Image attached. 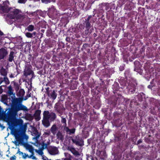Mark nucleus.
<instances>
[{
	"mask_svg": "<svg viewBox=\"0 0 160 160\" xmlns=\"http://www.w3.org/2000/svg\"><path fill=\"white\" fill-rule=\"evenodd\" d=\"M22 98H13L12 100L11 108L17 113L20 111H28L27 107L22 104Z\"/></svg>",
	"mask_w": 160,
	"mask_h": 160,
	"instance_id": "f257e3e1",
	"label": "nucleus"
},
{
	"mask_svg": "<svg viewBox=\"0 0 160 160\" xmlns=\"http://www.w3.org/2000/svg\"><path fill=\"white\" fill-rule=\"evenodd\" d=\"M21 11L18 9H15L12 12H10L7 15V16L11 19H16L17 20L22 19L24 16L20 13Z\"/></svg>",
	"mask_w": 160,
	"mask_h": 160,
	"instance_id": "f03ea898",
	"label": "nucleus"
},
{
	"mask_svg": "<svg viewBox=\"0 0 160 160\" xmlns=\"http://www.w3.org/2000/svg\"><path fill=\"white\" fill-rule=\"evenodd\" d=\"M95 13L93 15L94 17L95 15ZM92 16L90 15L88 16L87 18H85V20L83 21L82 23H80L79 25L78 28L80 31H83L85 28H86V26H88L90 24H93L94 22L93 20L91 19Z\"/></svg>",
	"mask_w": 160,
	"mask_h": 160,
	"instance_id": "7ed1b4c3",
	"label": "nucleus"
},
{
	"mask_svg": "<svg viewBox=\"0 0 160 160\" xmlns=\"http://www.w3.org/2000/svg\"><path fill=\"white\" fill-rule=\"evenodd\" d=\"M17 114L13 110L12 108H10L7 113H2V116L3 118L6 119L8 121L13 120L15 115Z\"/></svg>",
	"mask_w": 160,
	"mask_h": 160,
	"instance_id": "20e7f679",
	"label": "nucleus"
},
{
	"mask_svg": "<svg viewBox=\"0 0 160 160\" xmlns=\"http://www.w3.org/2000/svg\"><path fill=\"white\" fill-rule=\"evenodd\" d=\"M50 113L48 111H44L43 113V119L42 120V123L43 126L47 128L50 125L49 121Z\"/></svg>",
	"mask_w": 160,
	"mask_h": 160,
	"instance_id": "39448f33",
	"label": "nucleus"
},
{
	"mask_svg": "<svg viewBox=\"0 0 160 160\" xmlns=\"http://www.w3.org/2000/svg\"><path fill=\"white\" fill-rule=\"evenodd\" d=\"M54 108L55 112L59 116L63 114L65 110L63 104L60 102H57L55 104Z\"/></svg>",
	"mask_w": 160,
	"mask_h": 160,
	"instance_id": "423d86ee",
	"label": "nucleus"
},
{
	"mask_svg": "<svg viewBox=\"0 0 160 160\" xmlns=\"http://www.w3.org/2000/svg\"><path fill=\"white\" fill-rule=\"evenodd\" d=\"M30 75H31L32 77L30 79H28V80L29 82H31L34 75V73L30 67H27L23 71V76L25 77V78H27L28 76Z\"/></svg>",
	"mask_w": 160,
	"mask_h": 160,
	"instance_id": "0eeeda50",
	"label": "nucleus"
},
{
	"mask_svg": "<svg viewBox=\"0 0 160 160\" xmlns=\"http://www.w3.org/2000/svg\"><path fill=\"white\" fill-rule=\"evenodd\" d=\"M20 134L21 133L19 132H17L15 129H14L13 132V135H14L16 140L13 142L16 146H18L19 144L22 143L21 138H20Z\"/></svg>",
	"mask_w": 160,
	"mask_h": 160,
	"instance_id": "6e6552de",
	"label": "nucleus"
},
{
	"mask_svg": "<svg viewBox=\"0 0 160 160\" xmlns=\"http://www.w3.org/2000/svg\"><path fill=\"white\" fill-rule=\"evenodd\" d=\"M73 143L77 145L82 146L83 145V141L82 138L80 137L78 135H77L75 137L71 139Z\"/></svg>",
	"mask_w": 160,
	"mask_h": 160,
	"instance_id": "1a4fd4ad",
	"label": "nucleus"
},
{
	"mask_svg": "<svg viewBox=\"0 0 160 160\" xmlns=\"http://www.w3.org/2000/svg\"><path fill=\"white\" fill-rule=\"evenodd\" d=\"M50 144V140L48 138L47 140L46 139L45 140H42L41 143L39 144V145H41V147L40 148L42 149H48V146Z\"/></svg>",
	"mask_w": 160,
	"mask_h": 160,
	"instance_id": "9d476101",
	"label": "nucleus"
},
{
	"mask_svg": "<svg viewBox=\"0 0 160 160\" xmlns=\"http://www.w3.org/2000/svg\"><path fill=\"white\" fill-rule=\"evenodd\" d=\"M6 3L4 2L2 4H0V13H7L9 11L8 6Z\"/></svg>",
	"mask_w": 160,
	"mask_h": 160,
	"instance_id": "9b49d317",
	"label": "nucleus"
},
{
	"mask_svg": "<svg viewBox=\"0 0 160 160\" xmlns=\"http://www.w3.org/2000/svg\"><path fill=\"white\" fill-rule=\"evenodd\" d=\"M48 151L49 153L52 155H55L58 153V150L56 147L50 146L48 147Z\"/></svg>",
	"mask_w": 160,
	"mask_h": 160,
	"instance_id": "f8f14e48",
	"label": "nucleus"
},
{
	"mask_svg": "<svg viewBox=\"0 0 160 160\" xmlns=\"http://www.w3.org/2000/svg\"><path fill=\"white\" fill-rule=\"evenodd\" d=\"M15 129L17 132H18L21 133L20 135V138H21L22 142H23L24 139L27 140L28 138V136L25 134V131H23L22 129Z\"/></svg>",
	"mask_w": 160,
	"mask_h": 160,
	"instance_id": "ddd939ff",
	"label": "nucleus"
},
{
	"mask_svg": "<svg viewBox=\"0 0 160 160\" xmlns=\"http://www.w3.org/2000/svg\"><path fill=\"white\" fill-rule=\"evenodd\" d=\"M8 52L7 50L4 48L0 49V60L3 59L7 56Z\"/></svg>",
	"mask_w": 160,
	"mask_h": 160,
	"instance_id": "4468645a",
	"label": "nucleus"
},
{
	"mask_svg": "<svg viewBox=\"0 0 160 160\" xmlns=\"http://www.w3.org/2000/svg\"><path fill=\"white\" fill-rule=\"evenodd\" d=\"M67 150L70 151L72 154L75 156H78L80 155L78 152L73 147L71 146L68 147Z\"/></svg>",
	"mask_w": 160,
	"mask_h": 160,
	"instance_id": "2eb2a0df",
	"label": "nucleus"
},
{
	"mask_svg": "<svg viewBox=\"0 0 160 160\" xmlns=\"http://www.w3.org/2000/svg\"><path fill=\"white\" fill-rule=\"evenodd\" d=\"M48 96L54 100L56 99L57 96V94L55 90H51V92L47 94Z\"/></svg>",
	"mask_w": 160,
	"mask_h": 160,
	"instance_id": "dca6fc26",
	"label": "nucleus"
},
{
	"mask_svg": "<svg viewBox=\"0 0 160 160\" xmlns=\"http://www.w3.org/2000/svg\"><path fill=\"white\" fill-rule=\"evenodd\" d=\"M41 112V110H37L35 112L34 116L35 119L37 121H39L41 119L40 115Z\"/></svg>",
	"mask_w": 160,
	"mask_h": 160,
	"instance_id": "f3484780",
	"label": "nucleus"
},
{
	"mask_svg": "<svg viewBox=\"0 0 160 160\" xmlns=\"http://www.w3.org/2000/svg\"><path fill=\"white\" fill-rule=\"evenodd\" d=\"M25 93V92L24 90L23 89H21L17 93V95L19 97L18 98H22L23 100V97Z\"/></svg>",
	"mask_w": 160,
	"mask_h": 160,
	"instance_id": "a211bd4d",
	"label": "nucleus"
},
{
	"mask_svg": "<svg viewBox=\"0 0 160 160\" xmlns=\"http://www.w3.org/2000/svg\"><path fill=\"white\" fill-rule=\"evenodd\" d=\"M14 52L13 51H10L8 58V60L10 62L14 60Z\"/></svg>",
	"mask_w": 160,
	"mask_h": 160,
	"instance_id": "6ab92c4d",
	"label": "nucleus"
},
{
	"mask_svg": "<svg viewBox=\"0 0 160 160\" xmlns=\"http://www.w3.org/2000/svg\"><path fill=\"white\" fill-rule=\"evenodd\" d=\"M138 63V64H139V62H135L134 63V64L135 65V68H134V71H136V72L140 73L141 72V69L140 67V65L139 64L138 66H137L135 64L136 63Z\"/></svg>",
	"mask_w": 160,
	"mask_h": 160,
	"instance_id": "aec40b11",
	"label": "nucleus"
},
{
	"mask_svg": "<svg viewBox=\"0 0 160 160\" xmlns=\"http://www.w3.org/2000/svg\"><path fill=\"white\" fill-rule=\"evenodd\" d=\"M124 75L125 78L127 80H130L131 77V74L130 73V71L129 70L125 71L124 72Z\"/></svg>",
	"mask_w": 160,
	"mask_h": 160,
	"instance_id": "412c9836",
	"label": "nucleus"
},
{
	"mask_svg": "<svg viewBox=\"0 0 160 160\" xmlns=\"http://www.w3.org/2000/svg\"><path fill=\"white\" fill-rule=\"evenodd\" d=\"M58 130V128L55 124L53 125L51 127L50 130L51 132L54 135H55Z\"/></svg>",
	"mask_w": 160,
	"mask_h": 160,
	"instance_id": "4be33fe9",
	"label": "nucleus"
},
{
	"mask_svg": "<svg viewBox=\"0 0 160 160\" xmlns=\"http://www.w3.org/2000/svg\"><path fill=\"white\" fill-rule=\"evenodd\" d=\"M49 119L51 121H54L56 118V114L53 112H51L49 114Z\"/></svg>",
	"mask_w": 160,
	"mask_h": 160,
	"instance_id": "5701e85b",
	"label": "nucleus"
},
{
	"mask_svg": "<svg viewBox=\"0 0 160 160\" xmlns=\"http://www.w3.org/2000/svg\"><path fill=\"white\" fill-rule=\"evenodd\" d=\"M57 138L59 139L62 141L64 139V136L62 133L60 131H58L57 134Z\"/></svg>",
	"mask_w": 160,
	"mask_h": 160,
	"instance_id": "b1692460",
	"label": "nucleus"
},
{
	"mask_svg": "<svg viewBox=\"0 0 160 160\" xmlns=\"http://www.w3.org/2000/svg\"><path fill=\"white\" fill-rule=\"evenodd\" d=\"M136 89V87L135 85H133L131 88H129L128 91L131 94H132L135 92Z\"/></svg>",
	"mask_w": 160,
	"mask_h": 160,
	"instance_id": "393cba45",
	"label": "nucleus"
},
{
	"mask_svg": "<svg viewBox=\"0 0 160 160\" xmlns=\"http://www.w3.org/2000/svg\"><path fill=\"white\" fill-rule=\"evenodd\" d=\"M18 153H19V155L21 154L22 155V158L24 159H26L27 157L29 158V155L28 154H26L25 153L21 152L19 149L18 150Z\"/></svg>",
	"mask_w": 160,
	"mask_h": 160,
	"instance_id": "a878e982",
	"label": "nucleus"
},
{
	"mask_svg": "<svg viewBox=\"0 0 160 160\" xmlns=\"http://www.w3.org/2000/svg\"><path fill=\"white\" fill-rule=\"evenodd\" d=\"M26 146H25L26 149L28 150L29 152H32V150H34V148L32 146L28 143L26 144Z\"/></svg>",
	"mask_w": 160,
	"mask_h": 160,
	"instance_id": "bb28decb",
	"label": "nucleus"
},
{
	"mask_svg": "<svg viewBox=\"0 0 160 160\" xmlns=\"http://www.w3.org/2000/svg\"><path fill=\"white\" fill-rule=\"evenodd\" d=\"M86 156L87 160H98L96 157H93L91 155L87 154Z\"/></svg>",
	"mask_w": 160,
	"mask_h": 160,
	"instance_id": "cd10ccee",
	"label": "nucleus"
},
{
	"mask_svg": "<svg viewBox=\"0 0 160 160\" xmlns=\"http://www.w3.org/2000/svg\"><path fill=\"white\" fill-rule=\"evenodd\" d=\"M25 117L27 120L29 121L32 120L33 118V116L30 113H27Z\"/></svg>",
	"mask_w": 160,
	"mask_h": 160,
	"instance_id": "c85d7f7f",
	"label": "nucleus"
},
{
	"mask_svg": "<svg viewBox=\"0 0 160 160\" xmlns=\"http://www.w3.org/2000/svg\"><path fill=\"white\" fill-rule=\"evenodd\" d=\"M92 25V24H90L88 26H86V28L85 30V33L86 34H88L89 32V31Z\"/></svg>",
	"mask_w": 160,
	"mask_h": 160,
	"instance_id": "c756f323",
	"label": "nucleus"
},
{
	"mask_svg": "<svg viewBox=\"0 0 160 160\" xmlns=\"http://www.w3.org/2000/svg\"><path fill=\"white\" fill-rule=\"evenodd\" d=\"M43 150V149H42V148H39V150L35 149V151L38 154L42 156L43 155V152L42 151Z\"/></svg>",
	"mask_w": 160,
	"mask_h": 160,
	"instance_id": "7c9ffc66",
	"label": "nucleus"
},
{
	"mask_svg": "<svg viewBox=\"0 0 160 160\" xmlns=\"http://www.w3.org/2000/svg\"><path fill=\"white\" fill-rule=\"evenodd\" d=\"M33 134L35 135L34 138L37 140L39 138L40 135V134L39 133L38 130H37L34 131Z\"/></svg>",
	"mask_w": 160,
	"mask_h": 160,
	"instance_id": "2f4dec72",
	"label": "nucleus"
},
{
	"mask_svg": "<svg viewBox=\"0 0 160 160\" xmlns=\"http://www.w3.org/2000/svg\"><path fill=\"white\" fill-rule=\"evenodd\" d=\"M1 74L4 76H5L7 75V72L6 70L2 67L0 71Z\"/></svg>",
	"mask_w": 160,
	"mask_h": 160,
	"instance_id": "473e14b6",
	"label": "nucleus"
},
{
	"mask_svg": "<svg viewBox=\"0 0 160 160\" xmlns=\"http://www.w3.org/2000/svg\"><path fill=\"white\" fill-rule=\"evenodd\" d=\"M86 70V67H79L77 68V70L79 72H81L82 71Z\"/></svg>",
	"mask_w": 160,
	"mask_h": 160,
	"instance_id": "72a5a7b5",
	"label": "nucleus"
},
{
	"mask_svg": "<svg viewBox=\"0 0 160 160\" xmlns=\"http://www.w3.org/2000/svg\"><path fill=\"white\" fill-rule=\"evenodd\" d=\"M107 157L106 152L105 151L102 152V153L101 154V156L100 157V159L101 160H104Z\"/></svg>",
	"mask_w": 160,
	"mask_h": 160,
	"instance_id": "f704fd0d",
	"label": "nucleus"
},
{
	"mask_svg": "<svg viewBox=\"0 0 160 160\" xmlns=\"http://www.w3.org/2000/svg\"><path fill=\"white\" fill-rule=\"evenodd\" d=\"M121 97V94L118 95V97H115V99L114 100V103L115 105H116L117 101L119 99L120 97Z\"/></svg>",
	"mask_w": 160,
	"mask_h": 160,
	"instance_id": "c9c22d12",
	"label": "nucleus"
},
{
	"mask_svg": "<svg viewBox=\"0 0 160 160\" xmlns=\"http://www.w3.org/2000/svg\"><path fill=\"white\" fill-rule=\"evenodd\" d=\"M34 28V26L33 25H31L28 26L27 28V30L29 31H32Z\"/></svg>",
	"mask_w": 160,
	"mask_h": 160,
	"instance_id": "e433bc0d",
	"label": "nucleus"
},
{
	"mask_svg": "<svg viewBox=\"0 0 160 160\" xmlns=\"http://www.w3.org/2000/svg\"><path fill=\"white\" fill-rule=\"evenodd\" d=\"M63 130L65 131L67 134H68L69 131H70V129L67 126H63Z\"/></svg>",
	"mask_w": 160,
	"mask_h": 160,
	"instance_id": "4c0bfd02",
	"label": "nucleus"
},
{
	"mask_svg": "<svg viewBox=\"0 0 160 160\" xmlns=\"http://www.w3.org/2000/svg\"><path fill=\"white\" fill-rule=\"evenodd\" d=\"M76 129L75 128H73L72 129H70V131H69L68 134L71 135L75 133V132Z\"/></svg>",
	"mask_w": 160,
	"mask_h": 160,
	"instance_id": "58836bf2",
	"label": "nucleus"
},
{
	"mask_svg": "<svg viewBox=\"0 0 160 160\" xmlns=\"http://www.w3.org/2000/svg\"><path fill=\"white\" fill-rule=\"evenodd\" d=\"M61 122L63 124V126H67L66 124V120L65 118H62L61 120Z\"/></svg>",
	"mask_w": 160,
	"mask_h": 160,
	"instance_id": "ea45409f",
	"label": "nucleus"
},
{
	"mask_svg": "<svg viewBox=\"0 0 160 160\" xmlns=\"http://www.w3.org/2000/svg\"><path fill=\"white\" fill-rule=\"evenodd\" d=\"M26 36L28 38H32V34L29 32H27L25 33Z\"/></svg>",
	"mask_w": 160,
	"mask_h": 160,
	"instance_id": "a19ab883",
	"label": "nucleus"
},
{
	"mask_svg": "<svg viewBox=\"0 0 160 160\" xmlns=\"http://www.w3.org/2000/svg\"><path fill=\"white\" fill-rule=\"evenodd\" d=\"M155 86L154 84L152 82H150V84L148 86V88L152 89V88L154 87Z\"/></svg>",
	"mask_w": 160,
	"mask_h": 160,
	"instance_id": "79ce46f5",
	"label": "nucleus"
},
{
	"mask_svg": "<svg viewBox=\"0 0 160 160\" xmlns=\"http://www.w3.org/2000/svg\"><path fill=\"white\" fill-rule=\"evenodd\" d=\"M4 81L5 82L6 84H8L10 83V82L9 80L7 77H4Z\"/></svg>",
	"mask_w": 160,
	"mask_h": 160,
	"instance_id": "37998d69",
	"label": "nucleus"
},
{
	"mask_svg": "<svg viewBox=\"0 0 160 160\" xmlns=\"http://www.w3.org/2000/svg\"><path fill=\"white\" fill-rule=\"evenodd\" d=\"M52 32L49 30H47L46 32V36L48 37H50L51 36Z\"/></svg>",
	"mask_w": 160,
	"mask_h": 160,
	"instance_id": "c03bdc74",
	"label": "nucleus"
},
{
	"mask_svg": "<svg viewBox=\"0 0 160 160\" xmlns=\"http://www.w3.org/2000/svg\"><path fill=\"white\" fill-rule=\"evenodd\" d=\"M2 99L4 101L6 102V101L8 100V98L6 96H4L2 97Z\"/></svg>",
	"mask_w": 160,
	"mask_h": 160,
	"instance_id": "a18cd8bd",
	"label": "nucleus"
},
{
	"mask_svg": "<svg viewBox=\"0 0 160 160\" xmlns=\"http://www.w3.org/2000/svg\"><path fill=\"white\" fill-rule=\"evenodd\" d=\"M27 1V0H18V2L19 3H25Z\"/></svg>",
	"mask_w": 160,
	"mask_h": 160,
	"instance_id": "49530a36",
	"label": "nucleus"
},
{
	"mask_svg": "<svg viewBox=\"0 0 160 160\" xmlns=\"http://www.w3.org/2000/svg\"><path fill=\"white\" fill-rule=\"evenodd\" d=\"M45 89H46V93L47 94H48L49 92H51V90H50L49 88L48 87H47Z\"/></svg>",
	"mask_w": 160,
	"mask_h": 160,
	"instance_id": "de8ad7c7",
	"label": "nucleus"
},
{
	"mask_svg": "<svg viewBox=\"0 0 160 160\" xmlns=\"http://www.w3.org/2000/svg\"><path fill=\"white\" fill-rule=\"evenodd\" d=\"M29 152L31 153V154L30 156H29V158H31L32 156H33L34 154V150H32V152Z\"/></svg>",
	"mask_w": 160,
	"mask_h": 160,
	"instance_id": "09e8293b",
	"label": "nucleus"
},
{
	"mask_svg": "<svg viewBox=\"0 0 160 160\" xmlns=\"http://www.w3.org/2000/svg\"><path fill=\"white\" fill-rule=\"evenodd\" d=\"M120 71H122L124 69V67L123 66H120L119 68Z\"/></svg>",
	"mask_w": 160,
	"mask_h": 160,
	"instance_id": "8fccbe9b",
	"label": "nucleus"
},
{
	"mask_svg": "<svg viewBox=\"0 0 160 160\" xmlns=\"http://www.w3.org/2000/svg\"><path fill=\"white\" fill-rule=\"evenodd\" d=\"M16 159V157L14 155L10 158V160H15Z\"/></svg>",
	"mask_w": 160,
	"mask_h": 160,
	"instance_id": "3c124183",
	"label": "nucleus"
},
{
	"mask_svg": "<svg viewBox=\"0 0 160 160\" xmlns=\"http://www.w3.org/2000/svg\"><path fill=\"white\" fill-rule=\"evenodd\" d=\"M42 159L43 160H49L48 158L46 156H45L44 155L42 156Z\"/></svg>",
	"mask_w": 160,
	"mask_h": 160,
	"instance_id": "603ef678",
	"label": "nucleus"
},
{
	"mask_svg": "<svg viewBox=\"0 0 160 160\" xmlns=\"http://www.w3.org/2000/svg\"><path fill=\"white\" fill-rule=\"evenodd\" d=\"M32 34V38H35L36 36V33L35 32H34Z\"/></svg>",
	"mask_w": 160,
	"mask_h": 160,
	"instance_id": "864d4df0",
	"label": "nucleus"
},
{
	"mask_svg": "<svg viewBox=\"0 0 160 160\" xmlns=\"http://www.w3.org/2000/svg\"><path fill=\"white\" fill-rule=\"evenodd\" d=\"M19 89V86L18 85L16 86L15 87V90L16 91H18Z\"/></svg>",
	"mask_w": 160,
	"mask_h": 160,
	"instance_id": "5fc2aeb1",
	"label": "nucleus"
},
{
	"mask_svg": "<svg viewBox=\"0 0 160 160\" xmlns=\"http://www.w3.org/2000/svg\"><path fill=\"white\" fill-rule=\"evenodd\" d=\"M142 140L141 139H140L138 141L137 144H136L138 145L140 143H142Z\"/></svg>",
	"mask_w": 160,
	"mask_h": 160,
	"instance_id": "6e6d98bb",
	"label": "nucleus"
},
{
	"mask_svg": "<svg viewBox=\"0 0 160 160\" xmlns=\"http://www.w3.org/2000/svg\"><path fill=\"white\" fill-rule=\"evenodd\" d=\"M66 40L67 42H70V38L69 37H66Z\"/></svg>",
	"mask_w": 160,
	"mask_h": 160,
	"instance_id": "4d7b16f0",
	"label": "nucleus"
},
{
	"mask_svg": "<svg viewBox=\"0 0 160 160\" xmlns=\"http://www.w3.org/2000/svg\"><path fill=\"white\" fill-rule=\"evenodd\" d=\"M158 94V96H160V88H159L157 91Z\"/></svg>",
	"mask_w": 160,
	"mask_h": 160,
	"instance_id": "13d9d810",
	"label": "nucleus"
},
{
	"mask_svg": "<svg viewBox=\"0 0 160 160\" xmlns=\"http://www.w3.org/2000/svg\"><path fill=\"white\" fill-rule=\"evenodd\" d=\"M101 154V152L100 151H97V152L96 153V155H97V156H99Z\"/></svg>",
	"mask_w": 160,
	"mask_h": 160,
	"instance_id": "bf43d9fd",
	"label": "nucleus"
},
{
	"mask_svg": "<svg viewBox=\"0 0 160 160\" xmlns=\"http://www.w3.org/2000/svg\"><path fill=\"white\" fill-rule=\"evenodd\" d=\"M31 158H32L33 160H37V158L35 156H32Z\"/></svg>",
	"mask_w": 160,
	"mask_h": 160,
	"instance_id": "052dcab7",
	"label": "nucleus"
},
{
	"mask_svg": "<svg viewBox=\"0 0 160 160\" xmlns=\"http://www.w3.org/2000/svg\"><path fill=\"white\" fill-rule=\"evenodd\" d=\"M42 2H47L49 0H41Z\"/></svg>",
	"mask_w": 160,
	"mask_h": 160,
	"instance_id": "680f3d73",
	"label": "nucleus"
},
{
	"mask_svg": "<svg viewBox=\"0 0 160 160\" xmlns=\"http://www.w3.org/2000/svg\"><path fill=\"white\" fill-rule=\"evenodd\" d=\"M3 92V90L1 86H0V94L2 93Z\"/></svg>",
	"mask_w": 160,
	"mask_h": 160,
	"instance_id": "e2e57ef3",
	"label": "nucleus"
},
{
	"mask_svg": "<svg viewBox=\"0 0 160 160\" xmlns=\"http://www.w3.org/2000/svg\"><path fill=\"white\" fill-rule=\"evenodd\" d=\"M3 34V32H2L0 30V36H2Z\"/></svg>",
	"mask_w": 160,
	"mask_h": 160,
	"instance_id": "0e129e2a",
	"label": "nucleus"
},
{
	"mask_svg": "<svg viewBox=\"0 0 160 160\" xmlns=\"http://www.w3.org/2000/svg\"><path fill=\"white\" fill-rule=\"evenodd\" d=\"M93 36L94 37H96L97 36V34L96 33H94L93 34Z\"/></svg>",
	"mask_w": 160,
	"mask_h": 160,
	"instance_id": "69168bd1",
	"label": "nucleus"
},
{
	"mask_svg": "<svg viewBox=\"0 0 160 160\" xmlns=\"http://www.w3.org/2000/svg\"><path fill=\"white\" fill-rule=\"evenodd\" d=\"M10 78H13V77H13V75H12V74H11L10 75Z\"/></svg>",
	"mask_w": 160,
	"mask_h": 160,
	"instance_id": "338daca9",
	"label": "nucleus"
},
{
	"mask_svg": "<svg viewBox=\"0 0 160 160\" xmlns=\"http://www.w3.org/2000/svg\"><path fill=\"white\" fill-rule=\"evenodd\" d=\"M45 134H46L49 135L50 134V132H45Z\"/></svg>",
	"mask_w": 160,
	"mask_h": 160,
	"instance_id": "774afa93",
	"label": "nucleus"
}]
</instances>
